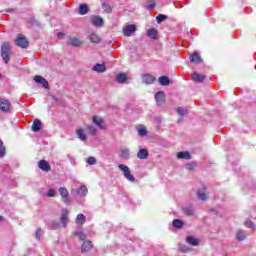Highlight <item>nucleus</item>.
Here are the masks:
<instances>
[{
	"instance_id": "obj_34",
	"label": "nucleus",
	"mask_w": 256,
	"mask_h": 256,
	"mask_svg": "<svg viewBox=\"0 0 256 256\" xmlns=\"http://www.w3.org/2000/svg\"><path fill=\"white\" fill-rule=\"evenodd\" d=\"M7 155V149L3 145V140L0 139V159H3Z\"/></svg>"
},
{
	"instance_id": "obj_41",
	"label": "nucleus",
	"mask_w": 256,
	"mask_h": 256,
	"mask_svg": "<svg viewBox=\"0 0 256 256\" xmlns=\"http://www.w3.org/2000/svg\"><path fill=\"white\" fill-rule=\"evenodd\" d=\"M167 20V15L159 14L156 17L157 23H163V21Z\"/></svg>"
},
{
	"instance_id": "obj_33",
	"label": "nucleus",
	"mask_w": 256,
	"mask_h": 256,
	"mask_svg": "<svg viewBox=\"0 0 256 256\" xmlns=\"http://www.w3.org/2000/svg\"><path fill=\"white\" fill-rule=\"evenodd\" d=\"M89 12V7L86 4H81L79 6V14L80 15H87Z\"/></svg>"
},
{
	"instance_id": "obj_1",
	"label": "nucleus",
	"mask_w": 256,
	"mask_h": 256,
	"mask_svg": "<svg viewBox=\"0 0 256 256\" xmlns=\"http://www.w3.org/2000/svg\"><path fill=\"white\" fill-rule=\"evenodd\" d=\"M11 55H13V51H11V44L9 42H4L1 46V57L4 63H9L11 61Z\"/></svg>"
},
{
	"instance_id": "obj_13",
	"label": "nucleus",
	"mask_w": 256,
	"mask_h": 256,
	"mask_svg": "<svg viewBox=\"0 0 256 256\" xmlns=\"http://www.w3.org/2000/svg\"><path fill=\"white\" fill-rule=\"evenodd\" d=\"M206 77L203 74H199L197 72H194L192 74V80L194 83H203L205 81Z\"/></svg>"
},
{
	"instance_id": "obj_23",
	"label": "nucleus",
	"mask_w": 256,
	"mask_h": 256,
	"mask_svg": "<svg viewBox=\"0 0 256 256\" xmlns=\"http://www.w3.org/2000/svg\"><path fill=\"white\" fill-rule=\"evenodd\" d=\"M68 44L72 47H81V45H83V41L79 40V38L73 37L69 39Z\"/></svg>"
},
{
	"instance_id": "obj_18",
	"label": "nucleus",
	"mask_w": 256,
	"mask_h": 256,
	"mask_svg": "<svg viewBox=\"0 0 256 256\" xmlns=\"http://www.w3.org/2000/svg\"><path fill=\"white\" fill-rule=\"evenodd\" d=\"M190 62L191 63H203V59L201 58V55L199 54V52H194L193 54H191L190 56Z\"/></svg>"
},
{
	"instance_id": "obj_14",
	"label": "nucleus",
	"mask_w": 256,
	"mask_h": 256,
	"mask_svg": "<svg viewBox=\"0 0 256 256\" xmlns=\"http://www.w3.org/2000/svg\"><path fill=\"white\" fill-rule=\"evenodd\" d=\"M155 101L158 105H161L162 103H165V92L158 91L155 94Z\"/></svg>"
},
{
	"instance_id": "obj_45",
	"label": "nucleus",
	"mask_w": 256,
	"mask_h": 256,
	"mask_svg": "<svg viewBox=\"0 0 256 256\" xmlns=\"http://www.w3.org/2000/svg\"><path fill=\"white\" fill-rule=\"evenodd\" d=\"M179 251L181 253H189L191 251V249L189 247H187L186 245L180 247Z\"/></svg>"
},
{
	"instance_id": "obj_28",
	"label": "nucleus",
	"mask_w": 256,
	"mask_h": 256,
	"mask_svg": "<svg viewBox=\"0 0 256 256\" xmlns=\"http://www.w3.org/2000/svg\"><path fill=\"white\" fill-rule=\"evenodd\" d=\"M236 239L237 241H245V239H247V234L243 230H238L236 232Z\"/></svg>"
},
{
	"instance_id": "obj_20",
	"label": "nucleus",
	"mask_w": 256,
	"mask_h": 256,
	"mask_svg": "<svg viewBox=\"0 0 256 256\" xmlns=\"http://www.w3.org/2000/svg\"><path fill=\"white\" fill-rule=\"evenodd\" d=\"M137 158L142 159V160L148 159L149 158V151L145 148H141L137 153Z\"/></svg>"
},
{
	"instance_id": "obj_9",
	"label": "nucleus",
	"mask_w": 256,
	"mask_h": 256,
	"mask_svg": "<svg viewBox=\"0 0 256 256\" xmlns=\"http://www.w3.org/2000/svg\"><path fill=\"white\" fill-rule=\"evenodd\" d=\"M38 167L41 169V171H45V173H49V171H51V165L49 162H47V160H40L38 162Z\"/></svg>"
},
{
	"instance_id": "obj_44",
	"label": "nucleus",
	"mask_w": 256,
	"mask_h": 256,
	"mask_svg": "<svg viewBox=\"0 0 256 256\" xmlns=\"http://www.w3.org/2000/svg\"><path fill=\"white\" fill-rule=\"evenodd\" d=\"M76 219H77V222L78 221H81V223L83 224V223H85V221H86V217H85V215H83V214H78L77 215V217H76Z\"/></svg>"
},
{
	"instance_id": "obj_48",
	"label": "nucleus",
	"mask_w": 256,
	"mask_h": 256,
	"mask_svg": "<svg viewBox=\"0 0 256 256\" xmlns=\"http://www.w3.org/2000/svg\"><path fill=\"white\" fill-rule=\"evenodd\" d=\"M51 227H53V229H59L60 224H59V222L54 220L51 222Z\"/></svg>"
},
{
	"instance_id": "obj_12",
	"label": "nucleus",
	"mask_w": 256,
	"mask_h": 256,
	"mask_svg": "<svg viewBox=\"0 0 256 256\" xmlns=\"http://www.w3.org/2000/svg\"><path fill=\"white\" fill-rule=\"evenodd\" d=\"M34 81L36 83H40V85L45 87V89H49V82L45 78H43V76L36 75L34 77Z\"/></svg>"
},
{
	"instance_id": "obj_4",
	"label": "nucleus",
	"mask_w": 256,
	"mask_h": 256,
	"mask_svg": "<svg viewBox=\"0 0 256 256\" xmlns=\"http://www.w3.org/2000/svg\"><path fill=\"white\" fill-rule=\"evenodd\" d=\"M58 193L60 194L63 203H65V205H69V190L65 187H60L58 189Z\"/></svg>"
},
{
	"instance_id": "obj_11",
	"label": "nucleus",
	"mask_w": 256,
	"mask_h": 256,
	"mask_svg": "<svg viewBox=\"0 0 256 256\" xmlns=\"http://www.w3.org/2000/svg\"><path fill=\"white\" fill-rule=\"evenodd\" d=\"M182 212L184 215H187V217H193V215H195V208L193 205L184 206Z\"/></svg>"
},
{
	"instance_id": "obj_32",
	"label": "nucleus",
	"mask_w": 256,
	"mask_h": 256,
	"mask_svg": "<svg viewBox=\"0 0 256 256\" xmlns=\"http://www.w3.org/2000/svg\"><path fill=\"white\" fill-rule=\"evenodd\" d=\"M147 37H149L150 39H157V29L155 28H151L147 31Z\"/></svg>"
},
{
	"instance_id": "obj_5",
	"label": "nucleus",
	"mask_w": 256,
	"mask_h": 256,
	"mask_svg": "<svg viewBox=\"0 0 256 256\" xmlns=\"http://www.w3.org/2000/svg\"><path fill=\"white\" fill-rule=\"evenodd\" d=\"M0 111L2 113H9L11 111V102L7 99H0Z\"/></svg>"
},
{
	"instance_id": "obj_10",
	"label": "nucleus",
	"mask_w": 256,
	"mask_h": 256,
	"mask_svg": "<svg viewBox=\"0 0 256 256\" xmlns=\"http://www.w3.org/2000/svg\"><path fill=\"white\" fill-rule=\"evenodd\" d=\"M142 83L145 85H153L155 83V77L151 74L142 75Z\"/></svg>"
},
{
	"instance_id": "obj_24",
	"label": "nucleus",
	"mask_w": 256,
	"mask_h": 256,
	"mask_svg": "<svg viewBox=\"0 0 256 256\" xmlns=\"http://www.w3.org/2000/svg\"><path fill=\"white\" fill-rule=\"evenodd\" d=\"M177 159H186V161H189L191 160V153H189V151L178 152Z\"/></svg>"
},
{
	"instance_id": "obj_26",
	"label": "nucleus",
	"mask_w": 256,
	"mask_h": 256,
	"mask_svg": "<svg viewBox=\"0 0 256 256\" xmlns=\"http://www.w3.org/2000/svg\"><path fill=\"white\" fill-rule=\"evenodd\" d=\"M206 190L207 188L203 187L197 191V197L200 201H207V194L205 193Z\"/></svg>"
},
{
	"instance_id": "obj_36",
	"label": "nucleus",
	"mask_w": 256,
	"mask_h": 256,
	"mask_svg": "<svg viewBox=\"0 0 256 256\" xmlns=\"http://www.w3.org/2000/svg\"><path fill=\"white\" fill-rule=\"evenodd\" d=\"M173 227H175L176 229H182L183 227V221H181L180 219H175L172 222Z\"/></svg>"
},
{
	"instance_id": "obj_2",
	"label": "nucleus",
	"mask_w": 256,
	"mask_h": 256,
	"mask_svg": "<svg viewBox=\"0 0 256 256\" xmlns=\"http://www.w3.org/2000/svg\"><path fill=\"white\" fill-rule=\"evenodd\" d=\"M118 169L123 172V175L130 183H135V176L131 175V170L125 164H119Z\"/></svg>"
},
{
	"instance_id": "obj_35",
	"label": "nucleus",
	"mask_w": 256,
	"mask_h": 256,
	"mask_svg": "<svg viewBox=\"0 0 256 256\" xmlns=\"http://www.w3.org/2000/svg\"><path fill=\"white\" fill-rule=\"evenodd\" d=\"M136 131L140 137H145V135H147V129L143 126H138Z\"/></svg>"
},
{
	"instance_id": "obj_15",
	"label": "nucleus",
	"mask_w": 256,
	"mask_h": 256,
	"mask_svg": "<svg viewBox=\"0 0 256 256\" xmlns=\"http://www.w3.org/2000/svg\"><path fill=\"white\" fill-rule=\"evenodd\" d=\"M42 127H43V123L41 122V120L36 119L33 121L32 123L33 133H39V130L42 129Z\"/></svg>"
},
{
	"instance_id": "obj_46",
	"label": "nucleus",
	"mask_w": 256,
	"mask_h": 256,
	"mask_svg": "<svg viewBox=\"0 0 256 256\" xmlns=\"http://www.w3.org/2000/svg\"><path fill=\"white\" fill-rule=\"evenodd\" d=\"M35 238L37 241H41V228L36 229Z\"/></svg>"
},
{
	"instance_id": "obj_16",
	"label": "nucleus",
	"mask_w": 256,
	"mask_h": 256,
	"mask_svg": "<svg viewBox=\"0 0 256 256\" xmlns=\"http://www.w3.org/2000/svg\"><path fill=\"white\" fill-rule=\"evenodd\" d=\"M159 85H162V87H169L171 85V80L167 76H160L158 78Z\"/></svg>"
},
{
	"instance_id": "obj_50",
	"label": "nucleus",
	"mask_w": 256,
	"mask_h": 256,
	"mask_svg": "<svg viewBox=\"0 0 256 256\" xmlns=\"http://www.w3.org/2000/svg\"><path fill=\"white\" fill-rule=\"evenodd\" d=\"M64 36H65V34H63V33H61V32L58 33V37H59L60 39H63Z\"/></svg>"
},
{
	"instance_id": "obj_42",
	"label": "nucleus",
	"mask_w": 256,
	"mask_h": 256,
	"mask_svg": "<svg viewBox=\"0 0 256 256\" xmlns=\"http://www.w3.org/2000/svg\"><path fill=\"white\" fill-rule=\"evenodd\" d=\"M55 195H57V191H55V189H49L46 194L47 197H55Z\"/></svg>"
},
{
	"instance_id": "obj_29",
	"label": "nucleus",
	"mask_w": 256,
	"mask_h": 256,
	"mask_svg": "<svg viewBox=\"0 0 256 256\" xmlns=\"http://www.w3.org/2000/svg\"><path fill=\"white\" fill-rule=\"evenodd\" d=\"M77 193L80 197H87V193H89V190L87 189V186H80L77 190Z\"/></svg>"
},
{
	"instance_id": "obj_3",
	"label": "nucleus",
	"mask_w": 256,
	"mask_h": 256,
	"mask_svg": "<svg viewBox=\"0 0 256 256\" xmlns=\"http://www.w3.org/2000/svg\"><path fill=\"white\" fill-rule=\"evenodd\" d=\"M15 43L17 47H21V49H27V47H29V41H27V38L23 35H18Z\"/></svg>"
},
{
	"instance_id": "obj_21",
	"label": "nucleus",
	"mask_w": 256,
	"mask_h": 256,
	"mask_svg": "<svg viewBox=\"0 0 256 256\" xmlns=\"http://www.w3.org/2000/svg\"><path fill=\"white\" fill-rule=\"evenodd\" d=\"M91 23L94 27H103V18L99 16H94L91 19Z\"/></svg>"
},
{
	"instance_id": "obj_47",
	"label": "nucleus",
	"mask_w": 256,
	"mask_h": 256,
	"mask_svg": "<svg viewBox=\"0 0 256 256\" xmlns=\"http://www.w3.org/2000/svg\"><path fill=\"white\" fill-rule=\"evenodd\" d=\"M176 111L178 114H180L181 117L185 116V109H183L182 107H178Z\"/></svg>"
},
{
	"instance_id": "obj_31",
	"label": "nucleus",
	"mask_w": 256,
	"mask_h": 256,
	"mask_svg": "<svg viewBox=\"0 0 256 256\" xmlns=\"http://www.w3.org/2000/svg\"><path fill=\"white\" fill-rule=\"evenodd\" d=\"M117 83L123 84L127 81V74L120 73L116 76Z\"/></svg>"
},
{
	"instance_id": "obj_22",
	"label": "nucleus",
	"mask_w": 256,
	"mask_h": 256,
	"mask_svg": "<svg viewBox=\"0 0 256 256\" xmlns=\"http://www.w3.org/2000/svg\"><path fill=\"white\" fill-rule=\"evenodd\" d=\"M88 39H89V41H91V43H96V45H99V43H101V38L95 32L91 33L89 35Z\"/></svg>"
},
{
	"instance_id": "obj_19",
	"label": "nucleus",
	"mask_w": 256,
	"mask_h": 256,
	"mask_svg": "<svg viewBox=\"0 0 256 256\" xmlns=\"http://www.w3.org/2000/svg\"><path fill=\"white\" fill-rule=\"evenodd\" d=\"M92 71H95L96 73H105V71H107V67L105 64L97 63L92 67Z\"/></svg>"
},
{
	"instance_id": "obj_6",
	"label": "nucleus",
	"mask_w": 256,
	"mask_h": 256,
	"mask_svg": "<svg viewBox=\"0 0 256 256\" xmlns=\"http://www.w3.org/2000/svg\"><path fill=\"white\" fill-rule=\"evenodd\" d=\"M135 31H137V26L130 24L123 29V35L125 37H132V35H135Z\"/></svg>"
},
{
	"instance_id": "obj_51",
	"label": "nucleus",
	"mask_w": 256,
	"mask_h": 256,
	"mask_svg": "<svg viewBox=\"0 0 256 256\" xmlns=\"http://www.w3.org/2000/svg\"><path fill=\"white\" fill-rule=\"evenodd\" d=\"M0 221H3V216H0Z\"/></svg>"
},
{
	"instance_id": "obj_27",
	"label": "nucleus",
	"mask_w": 256,
	"mask_h": 256,
	"mask_svg": "<svg viewBox=\"0 0 256 256\" xmlns=\"http://www.w3.org/2000/svg\"><path fill=\"white\" fill-rule=\"evenodd\" d=\"M76 135L80 141H86L87 140V134H85V130L80 128L76 130Z\"/></svg>"
},
{
	"instance_id": "obj_17",
	"label": "nucleus",
	"mask_w": 256,
	"mask_h": 256,
	"mask_svg": "<svg viewBox=\"0 0 256 256\" xmlns=\"http://www.w3.org/2000/svg\"><path fill=\"white\" fill-rule=\"evenodd\" d=\"M91 249H93V242L89 240L84 241L81 248L82 253H87Z\"/></svg>"
},
{
	"instance_id": "obj_43",
	"label": "nucleus",
	"mask_w": 256,
	"mask_h": 256,
	"mask_svg": "<svg viewBox=\"0 0 256 256\" xmlns=\"http://www.w3.org/2000/svg\"><path fill=\"white\" fill-rule=\"evenodd\" d=\"M245 225L249 229H255V223H253V221H251V220H246Z\"/></svg>"
},
{
	"instance_id": "obj_49",
	"label": "nucleus",
	"mask_w": 256,
	"mask_h": 256,
	"mask_svg": "<svg viewBox=\"0 0 256 256\" xmlns=\"http://www.w3.org/2000/svg\"><path fill=\"white\" fill-rule=\"evenodd\" d=\"M155 2H153V3H150L147 7H146V9H148V11H151V9H155Z\"/></svg>"
},
{
	"instance_id": "obj_39",
	"label": "nucleus",
	"mask_w": 256,
	"mask_h": 256,
	"mask_svg": "<svg viewBox=\"0 0 256 256\" xmlns=\"http://www.w3.org/2000/svg\"><path fill=\"white\" fill-rule=\"evenodd\" d=\"M196 167H197V163H195V162H191V163L186 164V169L188 171H195Z\"/></svg>"
},
{
	"instance_id": "obj_25",
	"label": "nucleus",
	"mask_w": 256,
	"mask_h": 256,
	"mask_svg": "<svg viewBox=\"0 0 256 256\" xmlns=\"http://www.w3.org/2000/svg\"><path fill=\"white\" fill-rule=\"evenodd\" d=\"M186 243H188V245H191L192 247H197V246H199V239H197L193 236H188L186 238Z\"/></svg>"
},
{
	"instance_id": "obj_8",
	"label": "nucleus",
	"mask_w": 256,
	"mask_h": 256,
	"mask_svg": "<svg viewBox=\"0 0 256 256\" xmlns=\"http://www.w3.org/2000/svg\"><path fill=\"white\" fill-rule=\"evenodd\" d=\"M92 123H94V125H96V127H98V129H100L102 131L105 130V121H103V118H101L99 116H93Z\"/></svg>"
},
{
	"instance_id": "obj_7",
	"label": "nucleus",
	"mask_w": 256,
	"mask_h": 256,
	"mask_svg": "<svg viewBox=\"0 0 256 256\" xmlns=\"http://www.w3.org/2000/svg\"><path fill=\"white\" fill-rule=\"evenodd\" d=\"M60 221L64 228H67V223H69V210L67 208L62 209Z\"/></svg>"
},
{
	"instance_id": "obj_30",
	"label": "nucleus",
	"mask_w": 256,
	"mask_h": 256,
	"mask_svg": "<svg viewBox=\"0 0 256 256\" xmlns=\"http://www.w3.org/2000/svg\"><path fill=\"white\" fill-rule=\"evenodd\" d=\"M122 159H129L131 157V151L129 148H123L120 150Z\"/></svg>"
},
{
	"instance_id": "obj_37",
	"label": "nucleus",
	"mask_w": 256,
	"mask_h": 256,
	"mask_svg": "<svg viewBox=\"0 0 256 256\" xmlns=\"http://www.w3.org/2000/svg\"><path fill=\"white\" fill-rule=\"evenodd\" d=\"M87 131H89L90 135L95 136L97 135V128L93 125H87L86 126Z\"/></svg>"
},
{
	"instance_id": "obj_38",
	"label": "nucleus",
	"mask_w": 256,
	"mask_h": 256,
	"mask_svg": "<svg viewBox=\"0 0 256 256\" xmlns=\"http://www.w3.org/2000/svg\"><path fill=\"white\" fill-rule=\"evenodd\" d=\"M86 163L88 165H96L97 164V158L93 157V156H90V157L87 158Z\"/></svg>"
},
{
	"instance_id": "obj_40",
	"label": "nucleus",
	"mask_w": 256,
	"mask_h": 256,
	"mask_svg": "<svg viewBox=\"0 0 256 256\" xmlns=\"http://www.w3.org/2000/svg\"><path fill=\"white\" fill-rule=\"evenodd\" d=\"M74 235H76L80 241H85V239H87V235L83 232H75Z\"/></svg>"
}]
</instances>
